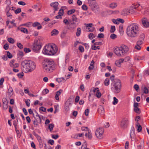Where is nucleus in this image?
Listing matches in <instances>:
<instances>
[{
	"mask_svg": "<svg viewBox=\"0 0 149 149\" xmlns=\"http://www.w3.org/2000/svg\"><path fill=\"white\" fill-rule=\"evenodd\" d=\"M140 32V29L138 24L136 23H132L127 26L126 33L128 36L131 38L136 37Z\"/></svg>",
	"mask_w": 149,
	"mask_h": 149,
	"instance_id": "f257e3e1",
	"label": "nucleus"
},
{
	"mask_svg": "<svg viewBox=\"0 0 149 149\" xmlns=\"http://www.w3.org/2000/svg\"><path fill=\"white\" fill-rule=\"evenodd\" d=\"M42 63L43 69L45 72H51L55 68L54 62L49 59H45Z\"/></svg>",
	"mask_w": 149,
	"mask_h": 149,
	"instance_id": "f03ea898",
	"label": "nucleus"
},
{
	"mask_svg": "<svg viewBox=\"0 0 149 149\" xmlns=\"http://www.w3.org/2000/svg\"><path fill=\"white\" fill-rule=\"evenodd\" d=\"M57 51V47L55 45H48L45 46L42 50V53L45 55H54Z\"/></svg>",
	"mask_w": 149,
	"mask_h": 149,
	"instance_id": "7ed1b4c3",
	"label": "nucleus"
},
{
	"mask_svg": "<svg viewBox=\"0 0 149 149\" xmlns=\"http://www.w3.org/2000/svg\"><path fill=\"white\" fill-rule=\"evenodd\" d=\"M111 89L114 93H119L121 88V83L120 80L118 79H115L114 82H113Z\"/></svg>",
	"mask_w": 149,
	"mask_h": 149,
	"instance_id": "20e7f679",
	"label": "nucleus"
},
{
	"mask_svg": "<svg viewBox=\"0 0 149 149\" xmlns=\"http://www.w3.org/2000/svg\"><path fill=\"white\" fill-rule=\"evenodd\" d=\"M42 46L40 42L38 40H35L33 44L32 47L33 50L35 52H39Z\"/></svg>",
	"mask_w": 149,
	"mask_h": 149,
	"instance_id": "39448f33",
	"label": "nucleus"
},
{
	"mask_svg": "<svg viewBox=\"0 0 149 149\" xmlns=\"http://www.w3.org/2000/svg\"><path fill=\"white\" fill-rule=\"evenodd\" d=\"M28 60H24L22 62L21 68L22 70L25 72H29Z\"/></svg>",
	"mask_w": 149,
	"mask_h": 149,
	"instance_id": "423d86ee",
	"label": "nucleus"
},
{
	"mask_svg": "<svg viewBox=\"0 0 149 149\" xmlns=\"http://www.w3.org/2000/svg\"><path fill=\"white\" fill-rule=\"evenodd\" d=\"M104 132V129L102 128H100L96 130L95 134L96 137L99 139L103 137V134Z\"/></svg>",
	"mask_w": 149,
	"mask_h": 149,
	"instance_id": "0eeeda50",
	"label": "nucleus"
},
{
	"mask_svg": "<svg viewBox=\"0 0 149 149\" xmlns=\"http://www.w3.org/2000/svg\"><path fill=\"white\" fill-rule=\"evenodd\" d=\"M129 121L127 118H124L121 121L120 124V126L122 128L124 129L126 128L128 124Z\"/></svg>",
	"mask_w": 149,
	"mask_h": 149,
	"instance_id": "6e6552de",
	"label": "nucleus"
},
{
	"mask_svg": "<svg viewBox=\"0 0 149 149\" xmlns=\"http://www.w3.org/2000/svg\"><path fill=\"white\" fill-rule=\"evenodd\" d=\"M114 52L118 56L123 57L124 56L123 52H122L120 47L116 48L114 50Z\"/></svg>",
	"mask_w": 149,
	"mask_h": 149,
	"instance_id": "1a4fd4ad",
	"label": "nucleus"
},
{
	"mask_svg": "<svg viewBox=\"0 0 149 149\" xmlns=\"http://www.w3.org/2000/svg\"><path fill=\"white\" fill-rule=\"evenodd\" d=\"M29 72H31L36 68V65L34 62L32 61L28 60Z\"/></svg>",
	"mask_w": 149,
	"mask_h": 149,
	"instance_id": "9d476101",
	"label": "nucleus"
},
{
	"mask_svg": "<svg viewBox=\"0 0 149 149\" xmlns=\"http://www.w3.org/2000/svg\"><path fill=\"white\" fill-rule=\"evenodd\" d=\"M120 47L122 52H123V54L124 56H125L128 51V47L127 46L124 45H121Z\"/></svg>",
	"mask_w": 149,
	"mask_h": 149,
	"instance_id": "9b49d317",
	"label": "nucleus"
},
{
	"mask_svg": "<svg viewBox=\"0 0 149 149\" xmlns=\"http://www.w3.org/2000/svg\"><path fill=\"white\" fill-rule=\"evenodd\" d=\"M142 24L144 26L148 27L149 26V22L148 19L145 18H143L142 19Z\"/></svg>",
	"mask_w": 149,
	"mask_h": 149,
	"instance_id": "f8f14e48",
	"label": "nucleus"
},
{
	"mask_svg": "<svg viewBox=\"0 0 149 149\" xmlns=\"http://www.w3.org/2000/svg\"><path fill=\"white\" fill-rule=\"evenodd\" d=\"M58 3L57 2L52 3L50 4V6L54 8V13H55V11H57L58 10Z\"/></svg>",
	"mask_w": 149,
	"mask_h": 149,
	"instance_id": "ddd939ff",
	"label": "nucleus"
},
{
	"mask_svg": "<svg viewBox=\"0 0 149 149\" xmlns=\"http://www.w3.org/2000/svg\"><path fill=\"white\" fill-rule=\"evenodd\" d=\"M135 134L134 128L133 126H132L131 128L130 133V136L132 140V139L134 137Z\"/></svg>",
	"mask_w": 149,
	"mask_h": 149,
	"instance_id": "4468645a",
	"label": "nucleus"
},
{
	"mask_svg": "<svg viewBox=\"0 0 149 149\" xmlns=\"http://www.w3.org/2000/svg\"><path fill=\"white\" fill-rule=\"evenodd\" d=\"M15 62L14 60H11L10 63V65L11 67L14 68L18 67L19 66V65L18 63H14Z\"/></svg>",
	"mask_w": 149,
	"mask_h": 149,
	"instance_id": "2eb2a0df",
	"label": "nucleus"
},
{
	"mask_svg": "<svg viewBox=\"0 0 149 149\" xmlns=\"http://www.w3.org/2000/svg\"><path fill=\"white\" fill-rule=\"evenodd\" d=\"M32 25L33 27H36L37 26H38L37 27V29H40L42 28V26L40 25V24L37 22H35L33 23Z\"/></svg>",
	"mask_w": 149,
	"mask_h": 149,
	"instance_id": "dca6fc26",
	"label": "nucleus"
},
{
	"mask_svg": "<svg viewBox=\"0 0 149 149\" xmlns=\"http://www.w3.org/2000/svg\"><path fill=\"white\" fill-rule=\"evenodd\" d=\"M85 135L86 137H88L89 139H91L92 138V134L90 130L88 131V133H86Z\"/></svg>",
	"mask_w": 149,
	"mask_h": 149,
	"instance_id": "f3484780",
	"label": "nucleus"
},
{
	"mask_svg": "<svg viewBox=\"0 0 149 149\" xmlns=\"http://www.w3.org/2000/svg\"><path fill=\"white\" fill-rule=\"evenodd\" d=\"M59 33L58 31L56 29H54L51 33L52 36L57 35Z\"/></svg>",
	"mask_w": 149,
	"mask_h": 149,
	"instance_id": "a211bd4d",
	"label": "nucleus"
},
{
	"mask_svg": "<svg viewBox=\"0 0 149 149\" xmlns=\"http://www.w3.org/2000/svg\"><path fill=\"white\" fill-rule=\"evenodd\" d=\"M72 21L73 22H79V19L76 17V15H72Z\"/></svg>",
	"mask_w": 149,
	"mask_h": 149,
	"instance_id": "6ab92c4d",
	"label": "nucleus"
},
{
	"mask_svg": "<svg viewBox=\"0 0 149 149\" xmlns=\"http://www.w3.org/2000/svg\"><path fill=\"white\" fill-rule=\"evenodd\" d=\"M70 104V103L68 102H66L65 103V109L66 111H69L70 109L69 106Z\"/></svg>",
	"mask_w": 149,
	"mask_h": 149,
	"instance_id": "aec40b11",
	"label": "nucleus"
},
{
	"mask_svg": "<svg viewBox=\"0 0 149 149\" xmlns=\"http://www.w3.org/2000/svg\"><path fill=\"white\" fill-rule=\"evenodd\" d=\"M20 30L21 32H23L24 33H26V34H28V33L29 31L28 30L24 28L23 27H22L20 29Z\"/></svg>",
	"mask_w": 149,
	"mask_h": 149,
	"instance_id": "412c9836",
	"label": "nucleus"
},
{
	"mask_svg": "<svg viewBox=\"0 0 149 149\" xmlns=\"http://www.w3.org/2000/svg\"><path fill=\"white\" fill-rule=\"evenodd\" d=\"M98 111L102 115H104V108L102 107L101 109L100 108L98 110Z\"/></svg>",
	"mask_w": 149,
	"mask_h": 149,
	"instance_id": "4be33fe9",
	"label": "nucleus"
},
{
	"mask_svg": "<svg viewBox=\"0 0 149 149\" xmlns=\"http://www.w3.org/2000/svg\"><path fill=\"white\" fill-rule=\"evenodd\" d=\"M128 13L127 12V10L125 9L123 10L121 12V14L123 15H128Z\"/></svg>",
	"mask_w": 149,
	"mask_h": 149,
	"instance_id": "5701e85b",
	"label": "nucleus"
},
{
	"mask_svg": "<svg viewBox=\"0 0 149 149\" xmlns=\"http://www.w3.org/2000/svg\"><path fill=\"white\" fill-rule=\"evenodd\" d=\"M141 90L143 91V93L145 94L148 93L149 92L148 88L146 86L142 88Z\"/></svg>",
	"mask_w": 149,
	"mask_h": 149,
	"instance_id": "b1692460",
	"label": "nucleus"
},
{
	"mask_svg": "<svg viewBox=\"0 0 149 149\" xmlns=\"http://www.w3.org/2000/svg\"><path fill=\"white\" fill-rule=\"evenodd\" d=\"M81 33V29L79 27L77 29V32L76 33V35L77 37H79Z\"/></svg>",
	"mask_w": 149,
	"mask_h": 149,
	"instance_id": "393cba45",
	"label": "nucleus"
},
{
	"mask_svg": "<svg viewBox=\"0 0 149 149\" xmlns=\"http://www.w3.org/2000/svg\"><path fill=\"white\" fill-rule=\"evenodd\" d=\"M54 127V125L53 124H49V127L48 128L50 131L51 132L53 130V128Z\"/></svg>",
	"mask_w": 149,
	"mask_h": 149,
	"instance_id": "a878e982",
	"label": "nucleus"
},
{
	"mask_svg": "<svg viewBox=\"0 0 149 149\" xmlns=\"http://www.w3.org/2000/svg\"><path fill=\"white\" fill-rule=\"evenodd\" d=\"M134 111L136 113L139 114L141 112L140 109L138 107L134 108Z\"/></svg>",
	"mask_w": 149,
	"mask_h": 149,
	"instance_id": "bb28decb",
	"label": "nucleus"
},
{
	"mask_svg": "<svg viewBox=\"0 0 149 149\" xmlns=\"http://www.w3.org/2000/svg\"><path fill=\"white\" fill-rule=\"evenodd\" d=\"M115 64L118 67H120L121 66V63L120 62L119 60L116 61L115 62Z\"/></svg>",
	"mask_w": 149,
	"mask_h": 149,
	"instance_id": "cd10ccee",
	"label": "nucleus"
},
{
	"mask_svg": "<svg viewBox=\"0 0 149 149\" xmlns=\"http://www.w3.org/2000/svg\"><path fill=\"white\" fill-rule=\"evenodd\" d=\"M113 101L112 102V104L113 105H115L117 104L118 102V100L116 98V97H113Z\"/></svg>",
	"mask_w": 149,
	"mask_h": 149,
	"instance_id": "c85d7f7f",
	"label": "nucleus"
},
{
	"mask_svg": "<svg viewBox=\"0 0 149 149\" xmlns=\"http://www.w3.org/2000/svg\"><path fill=\"white\" fill-rule=\"evenodd\" d=\"M75 11V9H71L70 10L67 12V14L69 15H70L72 13H74Z\"/></svg>",
	"mask_w": 149,
	"mask_h": 149,
	"instance_id": "c756f323",
	"label": "nucleus"
},
{
	"mask_svg": "<svg viewBox=\"0 0 149 149\" xmlns=\"http://www.w3.org/2000/svg\"><path fill=\"white\" fill-rule=\"evenodd\" d=\"M35 118V120L33 121V123L34 125V127H37L38 125V122L37 121L36 118Z\"/></svg>",
	"mask_w": 149,
	"mask_h": 149,
	"instance_id": "7c9ffc66",
	"label": "nucleus"
},
{
	"mask_svg": "<svg viewBox=\"0 0 149 149\" xmlns=\"http://www.w3.org/2000/svg\"><path fill=\"white\" fill-rule=\"evenodd\" d=\"M144 58V56H142V57L138 56L135 57V59L136 60L139 61L143 60Z\"/></svg>",
	"mask_w": 149,
	"mask_h": 149,
	"instance_id": "2f4dec72",
	"label": "nucleus"
},
{
	"mask_svg": "<svg viewBox=\"0 0 149 149\" xmlns=\"http://www.w3.org/2000/svg\"><path fill=\"white\" fill-rule=\"evenodd\" d=\"M117 6V5L116 3H111L110 5V7L112 8H114Z\"/></svg>",
	"mask_w": 149,
	"mask_h": 149,
	"instance_id": "473e14b6",
	"label": "nucleus"
},
{
	"mask_svg": "<svg viewBox=\"0 0 149 149\" xmlns=\"http://www.w3.org/2000/svg\"><path fill=\"white\" fill-rule=\"evenodd\" d=\"M81 130L82 131H88V132L90 131L89 129L86 127H83L81 128Z\"/></svg>",
	"mask_w": 149,
	"mask_h": 149,
	"instance_id": "72a5a7b5",
	"label": "nucleus"
},
{
	"mask_svg": "<svg viewBox=\"0 0 149 149\" xmlns=\"http://www.w3.org/2000/svg\"><path fill=\"white\" fill-rule=\"evenodd\" d=\"M119 30L120 33H123V26L122 25L120 26Z\"/></svg>",
	"mask_w": 149,
	"mask_h": 149,
	"instance_id": "f704fd0d",
	"label": "nucleus"
},
{
	"mask_svg": "<svg viewBox=\"0 0 149 149\" xmlns=\"http://www.w3.org/2000/svg\"><path fill=\"white\" fill-rule=\"evenodd\" d=\"M96 95L98 98L100 97L101 95V93L99 92V90H97L96 93Z\"/></svg>",
	"mask_w": 149,
	"mask_h": 149,
	"instance_id": "c9c22d12",
	"label": "nucleus"
},
{
	"mask_svg": "<svg viewBox=\"0 0 149 149\" xmlns=\"http://www.w3.org/2000/svg\"><path fill=\"white\" fill-rule=\"evenodd\" d=\"M91 49L93 50H96L97 49H100V47L97 46H96L95 45H92L91 47Z\"/></svg>",
	"mask_w": 149,
	"mask_h": 149,
	"instance_id": "e433bc0d",
	"label": "nucleus"
},
{
	"mask_svg": "<svg viewBox=\"0 0 149 149\" xmlns=\"http://www.w3.org/2000/svg\"><path fill=\"white\" fill-rule=\"evenodd\" d=\"M8 41L10 43L13 44L14 43L15 41L12 38H8Z\"/></svg>",
	"mask_w": 149,
	"mask_h": 149,
	"instance_id": "4c0bfd02",
	"label": "nucleus"
},
{
	"mask_svg": "<svg viewBox=\"0 0 149 149\" xmlns=\"http://www.w3.org/2000/svg\"><path fill=\"white\" fill-rule=\"evenodd\" d=\"M32 23L31 22H29L27 23H26L25 24H22L21 26L29 27V25H31Z\"/></svg>",
	"mask_w": 149,
	"mask_h": 149,
	"instance_id": "58836bf2",
	"label": "nucleus"
},
{
	"mask_svg": "<svg viewBox=\"0 0 149 149\" xmlns=\"http://www.w3.org/2000/svg\"><path fill=\"white\" fill-rule=\"evenodd\" d=\"M109 79L108 78H106L104 81V85L107 86L109 84Z\"/></svg>",
	"mask_w": 149,
	"mask_h": 149,
	"instance_id": "ea45409f",
	"label": "nucleus"
},
{
	"mask_svg": "<svg viewBox=\"0 0 149 149\" xmlns=\"http://www.w3.org/2000/svg\"><path fill=\"white\" fill-rule=\"evenodd\" d=\"M145 37V36L144 34H141L139 38V40L143 41Z\"/></svg>",
	"mask_w": 149,
	"mask_h": 149,
	"instance_id": "a19ab883",
	"label": "nucleus"
},
{
	"mask_svg": "<svg viewBox=\"0 0 149 149\" xmlns=\"http://www.w3.org/2000/svg\"><path fill=\"white\" fill-rule=\"evenodd\" d=\"M64 13V10L62 9H61L58 12V14L59 15H61V16L63 15V14Z\"/></svg>",
	"mask_w": 149,
	"mask_h": 149,
	"instance_id": "79ce46f5",
	"label": "nucleus"
},
{
	"mask_svg": "<svg viewBox=\"0 0 149 149\" xmlns=\"http://www.w3.org/2000/svg\"><path fill=\"white\" fill-rule=\"evenodd\" d=\"M6 14L7 17H9L8 19H9L12 18V16L10 12H6Z\"/></svg>",
	"mask_w": 149,
	"mask_h": 149,
	"instance_id": "37998d69",
	"label": "nucleus"
},
{
	"mask_svg": "<svg viewBox=\"0 0 149 149\" xmlns=\"http://www.w3.org/2000/svg\"><path fill=\"white\" fill-rule=\"evenodd\" d=\"M88 36L89 38L91 40L95 37L93 33H90L89 34Z\"/></svg>",
	"mask_w": 149,
	"mask_h": 149,
	"instance_id": "c03bdc74",
	"label": "nucleus"
},
{
	"mask_svg": "<svg viewBox=\"0 0 149 149\" xmlns=\"http://www.w3.org/2000/svg\"><path fill=\"white\" fill-rule=\"evenodd\" d=\"M110 32L111 33H113L115 31V26H112L111 27Z\"/></svg>",
	"mask_w": 149,
	"mask_h": 149,
	"instance_id": "a18cd8bd",
	"label": "nucleus"
},
{
	"mask_svg": "<svg viewBox=\"0 0 149 149\" xmlns=\"http://www.w3.org/2000/svg\"><path fill=\"white\" fill-rule=\"evenodd\" d=\"M7 55L9 58H11L13 57L12 54L9 51L7 52Z\"/></svg>",
	"mask_w": 149,
	"mask_h": 149,
	"instance_id": "49530a36",
	"label": "nucleus"
},
{
	"mask_svg": "<svg viewBox=\"0 0 149 149\" xmlns=\"http://www.w3.org/2000/svg\"><path fill=\"white\" fill-rule=\"evenodd\" d=\"M112 21L114 24H119V21L118 19H112Z\"/></svg>",
	"mask_w": 149,
	"mask_h": 149,
	"instance_id": "de8ad7c7",
	"label": "nucleus"
},
{
	"mask_svg": "<svg viewBox=\"0 0 149 149\" xmlns=\"http://www.w3.org/2000/svg\"><path fill=\"white\" fill-rule=\"evenodd\" d=\"M110 38L112 39H115L117 38V36L115 34H112L110 36Z\"/></svg>",
	"mask_w": 149,
	"mask_h": 149,
	"instance_id": "09e8293b",
	"label": "nucleus"
},
{
	"mask_svg": "<svg viewBox=\"0 0 149 149\" xmlns=\"http://www.w3.org/2000/svg\"><path fill=\"white\" fill-rule=\"evenodd\" d=\"M67 33V32L66 31H63L62 32L61 34V37L62 38H64L65 35Z\"/></svg>",
	"mask_w": 149,
	"mask_h": 149,
	"instance_id": "8fccbe9b",
	"label": "nucleus"
},
{
	"mask_svg": "<svg viewBox=\"0 0 149 149\" xmlns=\"http://www.w3.org/2000/svg\"><path fill=\"white\" fill-rule=\"evenodd\" d=\"M21 11V9L20 8H17L16 10L15 11V13L17 14L20 13Z\"/></svg>",
	"mask_w": 149,
	"mask_h": 149,
	"instance_id": "3c124183",
	"label": "nucleus"
},
{
	"mask_svg": "<svg viewBox=\"0 0 149 149\" xmlns=\"http://www.w3.org/2000/svg\"><path fill=\"white\" fill-rule=\"evenodd\" d=\"M24 51L26 53H27L30 52L31 50L29 48H25L24 49Z\"/></svg>",
	"mask_w": 149,
	"mask_h": 149,
	"instance_id": "603ef678",
	"label": "nucleus"
},
{
	"mask_svg": "<svg viewBox=\"0 0 149 149\" xmlns=\"http://www.w3.org/2000/svg\"><path fill=\"white\" fill-rule=\"evenodd\" d=\"M49 92V90L47 88L45 89L43 91L42 93L43 94H46Z\"/></svg>",
	"mask_w": 149,
	"mask_h": 149,
	"instance_id": "864d4df0",
	"label": "nucleus"
},
{
	"mask_svg": "<svg viewBox=\"0 0 149 149\" xmlns=\"http://www.w3.org/2000/svg\"><path fill=\"white\" fill-rule=\"evenodd\" d=\"M39 110L45 112L46 111V109L43 107H40Z\"/></svg>",
	"mask_w": 149,
	"mask_h": 149,
	"instance_id": "5fc2aeb1",
	"label": "nucleus"
},
{
	"mask_svg": "<svg viewBox=\"0 0 149 149\" xmlns=\"http://www.w3.org/2000/svg\"><path fill=\"white\" fill-rule=\"evenodd\" d=\"M137 127V131L138 132H141L142 130V127L140 125H139Z\"/></svg>",
	"mask_w": 149,
	"mask_h": 149,
	"instance_id": "6e6d98bb",
	"label": "nucleus"
},
{
	"mask_svg": "<svg viewBox=\"0 0 149 149\" xmlns=\"http://www.w3.org/2000/svg\"><path fill=\"white\" fill-rule=\"evenodd\" d=\"M79 49L81 52H83L84 51V48L81 45H80L79 46Z\"/></svg>",
	"mask_w": 149,
	"mask_h": 149,
	"instance_id": "4d7b16f0",
	"label": "nucleus"
},
{
	"mask_svg": "<svg viewBox=\"0 0 149 149\" xmlns=\"http://www.w3.org/2000/svg\"><path fill=\"white\" fill-rule=\"evenodd\" d=\"M33 134L35 136H36L38 139H40V137L37 134H36L35 132H34V131L33 132Z\"/></svg>",
	"mask_w": 149,
	"mask_h": 149,
	"instance_id": "13d9d810",
	"label": "nucleus"
},
{
	"mask_svg": "<svg viewBox=\"0 0 149 149\" xmlns=\"http://www.w3.org/2000/svg\"><path fill=\"white\" fill-rule=\"evenodd\" d=\"M89 111V110L88 109H87L85 110L84 112V113L86 116H87L88 115Z\"/></svg>",
	"mask_w": 149,
	"mask_h": 149,
	"instance_id": "bf43d9fd",
	"label": "nucleus"
},
{
	"mask_svg": "<svg viewBox=\"0 0 149 149\" xmlns=\"http://www.w3.org/2000/svg\"><path fill=\"white\" fill-rule=\"evenodd\" d=\"M24 73L23 72L19 73L17 74V76L19 78H22L23 76Z\"/></svg>",
	"mask_w": 149,
	"mask_h": 149,
	"instance_id": "052dcab7",
	"label": "nucleus"
},
{
	"mask_svg": "<svg viewBox=\"0 0 149 149\" xmlns=\"http://www.w3.org/2000/svg\"><path fill=\"white\" fill-rule=\"evenodd\" d=\"M8 103H6V104H3V108L4 109L6 110L8 108Z\"/></svg>",
	"mask_w": 149,
	"mask_h": 149,
	"instance_id": "680f3d73",
	"label": "nucleus"
},
{
	"mask_svg": "<svg viewBox=\"0 0 149 149\" xmlns=\"http://www.w3.org/2000/svg\"><path fill=\"white\" fill-rule=\"evenodd\" d=\"M97 38H102L104 37V35L102 33H101L98 34Z\"/></svg>",
	"mask_w": 149,
	"mask_h": 149,
	"instance_id": "e2e57ef3",
	"label": "nucleus"
},
{
	"mask_svg": "<svg viewBox=\"0 0 149 149\" xmlns=\"http://www.w3.org/2000/svg\"><path fill=\"white\" fill-rule=\"evenodd\" d=\"M82 8L83 10H87L88 9L87 7L85 4H84L82 6Z\"/></svg>",
	"mask_w": 149,
	"mask_h": 149,
	"instance_id": "0e129e2a",
	"label": "nucleus"
},
{
	"mask_svg": "<svg viewBox=\"0 0 149 149\" xmlns=\"http://www.w3.org/2000/svg\"><path fill=\"white\" fill-rule=\"evenodd\" d=\"M17 46L18 47H19L20 49H22L23 48V45L22 44H21V43H17Z\"/></svg>",
	"mask_w": 149,
	"mask_h": 149,
	"instance_id": "69168bd1",
	"label": "nucleus"
},
{
	"mask_svg": "<svg viewBox=\"0 0 149 149\" xmlns=\"http://www.w3.org/2000/svg\"><path fill=\"white\" fill-rule=\"evenodd\" d=\"M11 10V8H10L9 6H8L6 7V13L7 12H10V11Z\"/></svg>",
	"mask_w": 149,
	"mask_h": 149,
	"instance_id": "338daca9",
	"label": "nucleus"
},
{
	"mask_svg": "<svg viewBox=\"0 0 149 149\" xmlns=\"http://www.w3.org/2000/svg\"><path fill=\"white\" fill-rule=\"evenodd\" d=\"M85 25L87 27H91L92 26L93 24L92 23L85 24Z\"/></svg>",
	"mask_w": 149,
	"mask_h": 149,
	"instance_id": "774afa93",
	"label": "nucleus"
}]
</instances>
